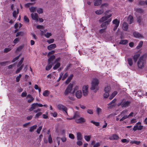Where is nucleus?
Returning a JSON list of instances; mask_svg holds the SVG:
<instances>
[{"mask_svg": "<svg viewBox=\"0 0 147 147\" xmlns=\"http://www.w3.org/2000/svg\"><path fill=\"white\" fill-rule=\"evenodd\" d=\"M104 12V9L102 8V9L98 10L95 11L96 14L100 15L102 14Z\"/></svg>", "mask_w": 147, "mask_h": 147, "instance_id": "26", "label": "nucleus"}, {"mask_svg": "<svg viewBox=\"0 0 147 147\" xmlns=\"http://www.w3.org/2000/svg\"><path fill=\"white\" fill-rule=\"evenodd\" d=\"M91 136H84L85 139L87 142L89 141L91 138Z\"/></svg>", "mask_w": 147, "mask_h": 147, "instance_id": "43", "label": "nucleus"}, {"mask_svg": "<svg viewBox=\"0 0 147 147\" xmlns=\"http://www.w3.org/2000/svg\"><path fill=\"white\" fill-rule=\"evenodd\" d=\"M19 13V9L18 8L17 9V11H14L13 13V16L16 18L17 16V15Z\"/></svg>", "mask_w": 147, "mask_h": 147, "instance_id": "28", "label": "nucleus"}, {"mask_svg": "<svg viewBox=\"0 0 147 147\" xmlns=\"http://www.w3.org/2000/svg\"><path fill=\"white\" fill-rule=\"evenodd\" d=\"M128 42V41L127 40H121L119 42L120 44L122 45H126Z\"/></svg>", "mask_w": 147, "mask_h": 147, "instance_id": "33", "label": "nucleus"}, {"mask_svg": "<svg viewBox=\"0 0 147 147\" xmlns=\"http://www.w3.org/2000/svg\"><path fill=\"white\" fill-rule=\"evenodd\" d=\"M140 55L139 53L136 54L134 55L133 59L135 62H136L138 58L140 57Z\"/></svg>", "mask_w": 147, "mask_h": 147, "instance_id": "30", "label": "nucleus"}, {"mask_svg": "<svg viewBox=\"0 0 147 147\" xmlns=\"http://www.w3.org/2000/svg\"><path fill=\"white\" fill-rule=\"evenodd\" d=\"M42 128V126H40L39 127L37 128L36 130V132L38 134H39L40 133V131L41 130Z\"/></svg>", "mask_w": 147, "mask_h": 147, "instance_id": "52", "label": "nucleus"}, {"mask_svg": "<svg viewBox=\"0 0 147 147\" xmlns=\"http://www.w3.org/2000/svg\"><path fill=\"white\" fill-rule=\"evenodd\" d=\"M37 103H34L32 104L30 108L29 109V110L30 111H32L33 110L35 109L37 107Z\"/></svg>", "mask_w": 147, "mask_h": 147, "instance_id": "17", "label": "nucleus"}, {"mask_svg": "<svg viewBox=\"0 0 147 147\" xmlns=\"http://www.w3.org/2000/svg\"><path fill=\"white\" fill-rule=\"evenodd\" d=\"M49 94V92L47 90L45 91L43 93V96H48Z\"/></svg>", "mask_w": 147, "mask_h": 147, "instance_id": "44", "label": "nucleus"}, {"mask_svg": "<svg viewBox=\"0 0 147 147\" xmlns=\"http://www.w3.org/2000/svg\"><path fill=\"white\" fill-rule=\"evenodd\" d=\"M22 76V75L20 74L19 75V76H18L16 78V81L17 82H18L20 80V78Z\"/></svg>", "mask_w": 147, "mask_h": 147, "instance_id": "61", "label": "nucleus"}, {"mask_svg": "<svg viewBox=\"0 0 147 147\" xmlns=\"http://www.w3.org/2000/svg\"><path fill=\"white\" fill-rule=\"evenodd\" d=\"M88 85H85L83 86L82 88L83 94L85 96H87L88 94Z\"/></svg>", "mask_w": 147, "mask_h": 147, "instance_id": "9", "label": "nucleus"}, {"mask_svg": "<svg viewBox=\"0 0 147 147\" xmlns=\"http://www.w3.org/2000/svg\"><path fill=\"white\" fill-rule=\"evenodd\" d=\"M119 138V137L115 134H113L111 136L109 139L111 140H115L118 139Z\"/></svg>", "mask_w": 147, "mask_h": 147, "instance_id": "15", "label": "nucleus"}, {"mask_svg": "<svg viewBox=\"0 0 147 147\" xmlns=\"http://www.w3.org/2000/svg\"><path fill=\"white\" fill-rule=\"evenodd\" d=\"M128 117V116L127 115H125L122 118L120 119V121H122L125 120V119H127Z\"/></svg>", "mask_w": 147, "mask_h": 147, "instance_id": "56", "label": "nucleus"}, {"mask_svg": "<svg viewBox=\"0 0 147 147\" xmlns=\"http://www.w3.org/2000/svg\"><path fill=\"white\" fill-rule=\"evenodd\" d=\"M37 127L36 125H34L31 127L29 129V131L30 132H33L36 129Z\"/></svg>", "mask_w": 147, "mask_h": 147, "instance_id": "21", "label": "nucleus"}, {"mask_svg": "<svg viewBox=\"0 0 147 147\" xmlns=\"http://www.w3.org/2000/svg\"><path fill=\"white\" fill-rule=\"evenodd\" d=\"M55 58V56L53 55L51 56L48 60V62H51V61L53 60Z\"/></svg>", "mask_w": 147, "mask_h": 147, "instance_id": "45", "label": "nucleus"}, {"mask_svg": "<svg viewBox=\"0 0 147 147\" xmlns=\"http://www.w3.org/2000/svg\"><path fill=\"white\" fill-rule=\"evenodd\" d=\"M24 60V58L22 57L21 58V60L18 63L17 65V67H18V68L16 71V74L18 73L22 69L24 66V65H22V64Z\"/></svg>", "mask_w": 147, "mask_h": 147, "instance_id": "3", "label": "nucleus"}, {"mask_svg": "<svg viewBox=\"0 0 147 147\" xmlns=\"http://www.w3.org/2000/svg\"><path fill=\"white\" fill-rule=\"evenodd\" d=\"M137 20L139 24L141 25L143 23L142 19V17L141 16L138 17L137 18Z\"/></svg>", "mask_w": 147, "mask_h": 147, "instance_id": "29", "label": "nucleus"}, {"mask_svg": "<svg viewBox=\"0 0 147 147\" xmlns=\"http://www.w3.org/2000/svg\"><path fill=\"white\" fill-rule=\"evenodd\" d=\"M96 112L98 115H100L102 112V110L101 109L98 107L96 109Z\"/></svg>", "mask_w": 147, "mask_h": 147, "instance_id": "32", "label": "nucleus"}, {"mask_svg": "<svg viewBox=\"0 0 147 147\" xmlns=\"http://www.w3.org/2000/svg\"><path fill=\"white\" fill-rule=\"evenodd\" d=\"M128 63L130 66H132L133 64V61L131 58H129L127 59Z\"/></svg>", "mask_w": 147, "mask_h": 147, "instance_id": "38", "label": "nucleus"}, {"mask_svg": "<svg viewBox=\"0 0 147 147\" xmlns=\"http://www.w3.org/2000/svg\"><path fill=\"white\" fill-rule=\"evenodd\" d=\"M111 20V18L109 19L107 21L102 23L101 25V27L102 28L107 27V26L109 24V23L110 22Z\"/></svg>", "mask_w": 147, "mask_h": 147, "instance_id": "12", "label": "nucleus"}, {"mask_svg": "<svg viewBox=\"0 0 147 147\" xmlns=\"http://www.w3.org/2000/svg\"><path fill=\"white\" fill-rule=\"evenodd\" d=\"M121 142L123 143H128L129 141L128 140H127L126 139H123L121 140Z\"/></svg>", "mask_w": 147, "mask_h": 147, "instance_id": "63", "label": "nucleus"}, {"mask_svg": "<svg viewBox=\"0 0 147 147\" xmlns=\"http://www.w3.org/2000/svg\"><path fill=\"white\" fill-rule=\"evenodd\" d=\"M68 75V74L67 73H66L63 76L62 78V80H64L67 76Z\"/></svg>", "mask_w": 147, "mask_h": 147, "instance_id": "64", "label": "nucleus"}, {"mask_svg": "<svg viewBox=\"0 0 147 147\" xmlns=\"http://www.w3.org/2000/svg\"><path fill=\"white\" fill-rule=\"evenodd\" d=\"M42 113L40 112H39L37 113L35 115L34 118H38L39 116L41 115Z\"/></svg>", "mask_w": 147, "mask_h": 147, "instance_id": "41", "label": "nucleus"}, {"mask_svg": "<svg viewBox=\"0 0 147 147\" xmlns=\"http://www.w3.org/2000/svg\"><path fill=\"white\" fill-rule=\"evenodd\" d=\"M117 92L116 91H114L111 95L109 98V99L110 100H111L113 99L115 96L117 94Z\"/></svg>", "mask_w": 147, "mask_h": 147, "instance_id": "31", "label": "nucleus"}, {"mask_svg": "<svg viewBox=\"0 0 147 147\" xmlns=\"http://www.w3.org/2000/svg\"><path fill=\"white\" fill-rule=\"evenodd\" d=\"M24 21L26 22H29V20L28 18L26 16H25L24 17Z\"/></svg>", "mask_w": 147, "mask_h": 147, "instance_id": "59", "label": "nucleus"}, {"mask_svg": "<svg viewBox=\"0 0 147 147\" xmlns=\"http://www.w3.org/2000/svg\"><path fill=\"white\" fill-rule=\"evenodd\" d=\"M136 10L137 12L139 13H142L143 12V10L140 8H137L136 9Z\"/></svg>", "mask_w": 147, "mask_h": 147, "instance_id": "55", "label": "nucleus"}, {"mask_svg": "<svg viewBox=\"0 0 147 147\" xmlns=\"http://www.w3.org/2000/svg\"><path fill=\"white\" fill-rule=\"evenodd\" d=\"M31 17L32 19L37 22L38 21V16L36 13H32L30 14Z\"/></svg>", "mask_w": 147, "mask_h": 147, "instance_id": "8", "label": "nucleus"}, {"mask_svg": "<svg viewBox=\"0 0 147 147\" xmlns=\"http://www.w3.org/2000/svg\"><path fill=\"white\" fill-rule=\"evenodd\" d=\"M112 16L111 14L106 16H104L102 17L99 20V21L100 22H104L105 21H107L109 18H110Z\"/></svg>", "mask_w": 147, "mask_h": 147, "instance_id": "11", "label": "nucleus"}, {"mask_svg": "<svg viewBox=\"0 0 147 147\" xmlns=\"http://www.w3.org/2000/svg\"><path fill=\"white\" fill-rule=\"evenodd\" d=\"M143 42L142 41H141L139 42L138 45L136 47V48L137 49H139L143 45Z\"/></svg>", "mask_w": 147, "mask_h": 147, "instance_id": "42", "label": "nucleus"}, {"mask_svg": "<svg viewBox=\"0 0 147 147\" xmlns=\"http://www.w3.org/2000/svg\"><path fill=\"white\" fill-rule=\"evenodd\" d=\"M109 92H105V93L104 94L103 96L105 98H107L109 95Z\"/></svg>", "mask_w": 147, "mask_h": 147, "instance_id": "49", "label": "nucleus"}, {"mask_svg": "<svg viewBox=\"0 0 147 147\" xmlns=\"http://www.w3.org/2000/svg\"><path fill=\"white\" fill-rule=\"evenodd\" d=\"M34 88L36 90H38L39 92L41 91V89L40 88H38V86L36 84H35L34 86Z\"/></svg>", "mask_w": 147, "mask_h": 147, "instance_id": "58", "label": "nucleus"}, {"mask_svg": "<svg viewBox=\"0 0 147 147\" xmlns=\"http://www.w3.org/2000/svg\"><path fill=\"white\" fill-rule=\"evenodd\" d=\"M143 127V125H140L139 126H138V125H136L134 126L133 130L134 131L137 130H141L142 129Z\"/></svg>", "mask_w": 147, "mask_h": 147, "instance_id": "14", "label": "nucleus"}, {"mask_svg": "<svg viewBox=\"0 0 147 147\" xmlns=\"http://www.w3.org/2000/svg\"><path fill=\"white\" fill-rule=\"evenodd\" d=\"M73 74H71L68 78L67 79L66 81V83L67 84L72 79L73 77Z\"/></svg>", "mask_w": 147, "mask_h": 147, "instance_id": "35", "label": "nucleus"}, {"mask_svg": "<svg viewBox=\"0 0 147 147\" xmlns=\"http://www.w3.org/2000/svg\"><path fill=\"white\" fill-rule=\"evenodd\" d=\"M141 143L140 141H137L136 140H131L130 141V143L131 144H135L136 145H139Z\"/></svg>", "mask_w": 147, "mask_h": 147, "instance_id": "34", "label": "nucleus"}, {"mask_svg": "<svg viewBox=\"0 0 147 147\" xmlns=\"http://www.w3.org/2000/svg\"><path fill=\"white\" fill-rule=\"evenodd\" d=\"M77 138L78 140H82V137L81 134L80 132H78L77 133Z\"/></svg>", "mask_w": 147, "mask_h": 147, "instance_id": "20", "label": "nucleus"}, {"mask_svg": "<svg viewBox=\"0 0 147 147\" xmlns=\"http://www.w3.org/2000/svg\"><path fill=\"white\" fill-rule=\"evenodd\" d=\"M79 89V87L78 86H75L74 88L73 91L71 93L73 94L75 92V95L78 98H80L82 96V93L81 90H78Z\"/></svg>", "mask_w": 147, "mask_h": 147, "instance_id": "2", "label": "nucleus"}, {"mask_svg": "<svg viewBox=\"0 0 147 147\" xmlns=\"http://www.w3.org/2000/svg\"><path fill=\"white\" fill-rule=\"evenodd\" d=\"M99 83V80L96 78L93 79L91 82V85L90 89L96 91L98 90L99 87L98 85Z\"/></svg>", "mask_w": 147, "mask_h": 147, "instance_id": "1", "label": "nucleus"}, {"mask_svg": "<svg viewBox=\"0 0 147 147\" xmlns=\"http://www.w3.org/2000/svg\"><path fill=\"white\" fill-rule=\"evenodd\" d=\"M56 47V46L55 44H52L48 46L47 49L49 50H51L55 48Z\"/></svg>", "mask_w": 147, "mask_h": 147, "instance_id": "25", "label": "nucleus"}, {"mask_svg": "<svg viewBox=\"0 0 147 147\" xmlns=\"http://www.w3.org/2000/svg\"><path fill=\"white\" fill-rule=\"evenodd\" d=\"M29 9L31 12L34 13L36 10V7L35 6H31L29 7Z\"/></svg>", "mask_w": 147, "mask_h": 147, "instance_id": "24", "label": "nucleus"}, {"mask_svg": "<svg viewBox=\"0 0 147 147\" xmlns=\"http://www.w3.org/2000/svg\"><path fill=\"white\" fill-rule=\"evenodd\" d=\"M37 13L39 14H41L43 12V10L41 8H38L36 9Z\"/></svg>", "mask_w": 147, "mask_h": 147, "instance_id": "40", "label": "nucleus"}, {"mask_svg": "<svg viewBox=\"0 0 147 147\" xmlns=\"http://www.w3.org/2000/svg\"><path fill=\"white\" fill-rule=\"evenodd\" d=\"M108 6V4L107 3H104L101 5V7L103 9L105 7H107Z\"/></svg>", "mask_w": 147, "mask_h": 147, "instance_id": "60", "label": "nucleus"}, {"mask_svg": "<svg viewBox=\"0 0 147 147\" xmlns=\"http://www.w3.org/2000/svg\"><path fill=\"white\" fill-rule=\"evenodd\" d=\"M112 23L114 25L113 30L114 31H115L119 25L120 21L118 19H115L113 21Z\"/></svg>", "mask_w": 147, "mask_h": 147, "instance_id": "7", "label": "nucleus"}, {"mask_svg": "<svg viewBox=\"0 0 147 147\" xmlns=\"http://www.w3.org/2000/svg\"><path fill=\"white\" fill-rule=\"evenodd\" d=\"M57 107L58 109H59L62 110L64 111L65 113V114H66V115H67V109L65 106L61 104H59L57 105Z\"/></svg>", "mask_w": 147, "mask_h": 147, "instance_id": "10", "label": "nucleus"}, {"mask_svg": "<svg viewBox=\"0 0 147 147\" xmlns=\"http://www.w3.org/2000/svg\"><path fill=\"white\" fill-rule=\"evenodd\" d=\"M69 137L72 139H74L75 138L74 136L72 134H69Z\"/></svg>", "mask_w": 147, "mask_h": 147, "instance_id": "57", "label": "nucleus"}, {"mask_svg": "<svg viewBox=\"0 0 147 147\" xmlns=\"http://www.w3.org/2000/svg\"><path fill=\"white\" fill-rule=\"evenodd\" d=\"M127 111H128L126 109L124 110L121 112L120 114L118 115V117H119L122 115H124V114L126 113L127 112Z\"/></svg>", "mask_w": 147, "mask_h": 147, "instance_id": "48", "label": "nucleus"}, {"mask_svg": "<svg viewBox=\"0 0 147 147\" xmlns=\"http://www.w3.org/2000/svg\"><path fill=\"white\" fill-rule=\"evenodd\" d=\"M53 63L52 62H48L47 66L46 67V69L47 70H50L52 66Z\"/></svg>", "mask_w": 147, "mask_h": 147, "instance_id": "22", "label": "nucleus"}, {"mask_svg": "<svg viewBox=\"0 0 147 147\" xmlns=\"http://www.w3.org/2000/svg\"><path fill=\"white\" fill-rule=\"evenodd\" d=\"M102 2V0H96L94 3V5L95 6H98L100 5Z\"/></svg>", "mask_w": 147, "mask_h": 147, "instance_id": "27", "label": "nucleus"}, {"mask_svg": "<svg viewBox=\"0 0 147 147\" xmlns=\"http://www.w3.org/2000/svg\"><path fill=\"white\" fill-rule=\"evenodd\" d=\"M90 122L93 124H94V125H95L96 126H99V123L98 122H96L94 121H90Z\"/></svg>", "mask_w": 147, "mask_h": 147, "instance_id": "51", "label": "nucleus"}, {"mask_svg": "<svg viewBox=\"0 0 147 147\" xmlns=\"http://www.w3.org/2000/svg\"><path fill=\"white\" fill-rule=\"evenodd\" d=\"M111 87L110 86H107L105 87L104 89L105 92H110V91L111 90Z\"/></svg>", "mask_w": 147, "mask_h": 147, "instance_id": "37", "label": "nucleus"}, {"mask_svg": "<svg viewBox=\"0 0 147 147\" xmlns=\"http://www.w3.org/2000/svg\"><path fill=\"white\" fill-rule=\"evenodd\" d=\"M129 102L126 101L125 100L123 99L120 102L118 103L117 105L118 106L121 105L122 107H127L129 105Z\"/></svg>", "mask_w": 147, "mask_h": 147, "instance_id": "6", "label": "nucleus"}, {"mask_svg": "<svg viewBox=\"0 0 147 147\" xmlns=\"http://www.w3.org/2000/svg\"><path fill=\"white\" fill-rule=\"evenodd\" d=\"M88 113L90 114H92L93 113V110L91 109H88L87 111Z\"/></svg>", "mask_w": 147, "mask_h": 147, "instance_id": "54", "label": "nucleus"}, {"mask_svg": "<svg viewBox=\"0 0 147 147\" xmlns=\"http://www.w3.org/2000/svg\"><path fill=\"white\" fill-rule=\"evenodd\" d=\"M51 36V34L50 32H47L45 34V36L47 38H49Z\"/></svg>", "mask_w": 147, "mask_h": 147, "instance_id": "53", "label": "nucleus"}, {"mask_svg": "<svg viewBox=\"0 0 147 147\" xmlns=\"http://www.w3.org/2000/svg\"><path fill=\"white\" fill-rule=\"evenodd\" d=\"M21 56V55L20 54L18 56H17L14 59H13L12 61V62H14L17 60Z\"/></svg>", "mask_w": 147, "mask_h": 147, "instance_id": "50", "label": "nucleus"}, {"mask_svg": "<svg viewBox=\"0 0 147 147\" xmlns=\"http://www.w3.org/2000/svg\"><path fill=\"white\" fill-rule=\"evenodd\" d=\"M80 117V116L79 114L78 111H76L75 112H74V115L73 117L74 119H75L78 117Z\"/></svg>", "mask_w": 147, "mask_h": 147, "instance_id": "36", "label": "nucleus"}, {"mask_svg": "<svg viewBox=\"0 0 147 147\" xmlns=\"http://www.w3.org/2000/svg\"><path fill=\"white\" fill-rule=\"evenodd\" d=\"M73 84L70 83L67 87L64 92V94L65 96L68 95L69 93H70L73 88Z\"/></svg>", "mask_w": 147, "mask_h": 147, "instance_id": "5", "label": "nucleus"}, {"mask_svg": "<svg viewBox=\"0 0 147 147\" xmlns=\"http://www.w3.org/2000/svg\"><path fill=\"white\" fill-rule=\"evenodd\" d=\"M60 64L59 63H57L53 67L54 69H56L58 68L60 66Z\"/></svg>", "mask_w": 147, "mask_h": 147, "instance_id": "47", "label": "nucleus"}, {"mask_svg": "<svg viewBox=\"0 0 147 147\" xmlns=\"http://www.w3.org/2000/svg\"><path fill=\"white\" fill-rule=\"evenodd\" d=\"M86 120L84 118L81 117L80 118L76 119L75 120V122L78 123H82L85 122Z\"/></svg>", "mask_w": 147, "mask_h": 147, "instance_id": "13", "label": "nucleus"}, {"mask_svg": "<svg viewBox=\"0 0 147 147\" xmlns=\"http://www.w3.org/2000/svg\"><path fill=\"white\" fill-rule=\"evenodd\" d=\"M128 25L126 22H124L122 24V28L125 31H127L128 29Z\"/></svg>", "mask_w": 147, "mask_h": 147, "instance_id": "16", "label": "nucleus"}, {"mask_svg": "<svg viewBox=\"0 0 147 147\" xmlns=\"http://www.w3.org/2000/svg\"><path fill=\"white\" fill-rule=\"evenodd\" d=\"M143 57V56L141 57L138 62V66L139 68H142L144 66V65L145 62V60L144 59Z\"/></svg>", "mask_w": 147, "mask_h": 147, "instance_id": "4", "label": "nucleus"}, {"mask_svg": "<svg viewBox=\"0 0 147 147\" xmlns=\"http://www.w3.org/2000/svg\"><path fill=\"white\" fill-rule=\"evenodd\" d=\"M35 3H28L26 4L25 5V7L27 8H28L30 7V5H34Z\"/></svg>", "mask_w": 147, "mask_h": 147, "instance_id": "39", "label": "nucleus"}, {"mask_svg": "<svg viewBox=\"0 0 147 147\" xmlns=\"http://www.w3.org/2000/svg\"><path fill=\"white\" fill-rule=\"evenodd\" d=\"M81 140H78L77 142V144L79 146H81L82 144V142Z\"/></svg>", "mask_w": 147, "mask_h": 147, "instance_id": "62", "label": "nucleus"}, {"mask_svg": "<svg viewBox=\"0 0 147 147\" xmlns=\"http://www.w3.org/2000/svg\"><path fill=\"white\" fill-rule=\"evenodd\" d=\"M133 21V18L131 16H129L128 18L127 21L129 24H131Z\"/></svg>", "mask_w": 147, "mask_h": 147, "instance_id": "23", "label": "nucleus"}, {"mask_svg": "<svg viewBox=\"0 0 147 147\" xmlns=\"http://www.w3.org/2000/svg\"><path fill=\"white\" fill-rule=\"evenodd\" d=\"M117 100L116 99H114L113 100H112L111 102L109 103L108 104V105L109 106H110L108 107V108H111L113 107L114 106V105H113L114 103Z\"/></svg>", "mask_w": 147, "mask_h": 147, "instance_id": "19", "label": "nucleus"}, {"mask_svg": "<svg viewBox=\"0 0 147 147\" xmlns=\"http://www.w3.org/2000/svg\"><path fill=\"white\" fill-rule=\"evenodd\" d=\"M37 107H47V105H46V104H45L44 105H42V104H40V103H37Z\"/></svg>", "mask_w": 147, "mask_h": 147, "instance_id": "46", "label": "nucleus"}, {"mask_svg": "<svg viewBox=\"0 0 147 147\" xmlns=\"http://www.w3.org/2000/svg\"><path fill=\"white\" fill-rule=\"evenodd\" d=\"M133 35L134 37L136 38H142L143 37L142 35L136 32H134Z\"/></svg>", "mask_w": 147, "mask_h": 147, "instance_id": "18", "label": "nucleus"}]
</instances>
